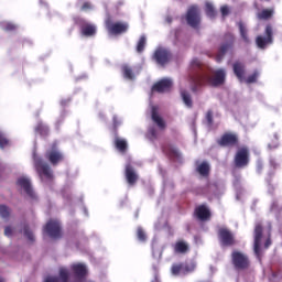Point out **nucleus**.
Here are the masks:
<instances>
[{"label": "nucleus", "instance_id": "dca6fc26", "mask_svg": "<svg viewBox=\"0 0 282 282\" xmlns=\"http://www.w3.org/2000/svg\"><path fill=\"white\" fill-rule=\"evenodd\" d=\"M171 87H173V80L163 78L153 85L152 90L158 91V94H164L171 91Z\"/></svg>", "mask_w": 282, "mask_h": 282}, {"label": "nucleus", "instance_id": "2f4dec72", "mask_svg": "<svg viewBox=\"0 0 282 282\" xmlns=\"http://www.w3.org/2000/svg\"><path fill=\"white\" fill-rule=\"evenodd\" d=\"M123 78H127L128 80H133L134 75H133V69L129 65H123L121 67Z\"/></svg>", "mask_w": 282, "mask_h": 282}, {"label": "nucleus", "instance_id": "49530a36", "mask_svg": "<svg viewBox=\"0 0 282 282\" xmlns=\"http://www.w3.org/2000/svg\"><path fill=\"white\" fill-rule=\"evenodd\" d=\"M205 118H206L207 124L209 127H213V123H214V121H213V110H208Z\"/></svg>", "mask_w": 282, "mask_h": 282}, {"label": "nucleus", "instance_id": "58836bf2", "mask_svg": "<svg viewBox=\"0 0 282 282\" xmlns=\"http://www.w3.org/2000/svg\"><path fill=\"white\" fill-rule=\"evenodd\" d=\"M23 235L24 237H26V239H29L30 241H34V232H32L30 230V226L29 225H24L23 227Z\"/></svg>", "mask_w": 282, "mask_h": 282}, {"label": "nucleus", "instance_id": "5701e85b", "mask_svg": "<svg viewBox=\"0 0 282 282\" xmlns=\"http://www.w3.org/2000/svg\"><path fill=\"white\" fill-rule=\"evenodd\" d=\"M72 270L76 276V279H85V276H87V267H85V264H73L72 265Z\"/></svg>", "mask_w": 282, "mask_h": 282}, {"label": "nucleus", "instance_id": "f03ea898", "mask_svg": "<svg viewBox=\"0 0 282 282\" xmlns=\"http://www.w3.org/2000/svg\"><path fill=\"white\" fill-rule=\"evenodd\" d=\"M235 47V35L232 33H226L224 35V41L218 47V53L215 56L217 63H221L224 61V56L228 54V52H232Z\"/></svg>", "mask_w": 282, "mask_h": 282}, {"label": "nucleus", "instance_id": "8fccbe9b", "mask_svg": "<svg viewBox=\"0 0 282 282\" xmlns=\"http://www.w3.org/2000/svg\"><path fill=\"white\" fill-rule=\"evenodd\" d=\"M4 235H6V237H12V227L7 226L4 228Z\"/></svg>", "mask_w": 282, "mask_h": 282}, {"label": "nucleus", "instance_id": "13d9d810", "mask_svg": "<svg viewBox=\"0 0 282 282\" xmlns=\"http://www.w3.org/2000/svg\"><path fill=\"white\" fill-rule=\"evenodd\" d=\"M169 23H171V19H167Z\"/></svg>", "mask_w": 282, "mask_h": 282}, {"label": "nucleus", "instance_id": "6e6d98bb", "mask_svg": "<svg viewBox=\"0 0 282 282\" xmlns=\"http://www.w3.org/2000/svg\"><path fill=\"white\" fill-rule=\"evenodd\" d=\"M271 164L273 165V169H276V163H274V161H271Z\"/></svg>", "mask_w": 282, "mask_h": 282}, {"label": "nucleus", "instance_id": "2eb2a0df", "mask_svg": "<svg viewBox=\"0 0 282 282\" xmlns=\"http://www.w3.org/2000/svg\"><path fill=\"white\" fill-rule=\"evenodd\" d=\"M186 21L191 28H197V25H199V9L196 6H193L187 10Z\"/></svg>", "mask_w": 282, "mask_h": 282}, {"label": "nucleus", "instance_id": "4d7b16f0", "mask_svg": "<svg viewBox=\"0 0 282 282\" xmlns=\"http://www.w3.org/2000/svg\"><path fill=\"white\" fill-rule=\"evenodd\" d=\"M0 282H6V280L3 278H0Z\"/></svg>", "mask_w": 282, "mask_h": 282}, {"label": "nucleus", "instance_id": "a211bd4d", "mask_svg": "<svg viewBox=\"0 0 282 282\" xmlns=\"http://www.w3.org/2000/svg\"><path fill=\"white\" fill-rule=\"evenodd\" d=\"M80 23L82 36H96V25L87 23L85 20H80Z\"/></svg>", "mask_w": 282, "mask_h": 282}, {"label": "nucleus", "instance_id": "7c9ffc66", "mask_svg": "<svg viewBox=\"0 0 282 282\" xmlns=\"http://www.w3.org/2000/svg\"><path fill=\"white\" fill-rule=\"evenodd\" d=\"M274 178V172H269L265 182L268 184V193H270V195H274V184H272V180Z\"/></svg>", "mask_w": 282, "mask_h": 282}, {"label": "nucleus", "instance_id": "72a5a7b5", "mask_svg": "<svg viewBox=\"0 0 282 282\" xmlns=\"http://www.w3.org/2000/svg\"><path fill=\"white\" fill-rule=\"evenodd\" d=\"M195 268H197V264L195 263V261L183 263L184 274L195 272Z\"/></svg>", "mask_w": 282, "mask_h": 282}, {"label": "nucleus", "instance_id": "bb28decb", "mask_svg": "<svg viewBox=\"0 0 282 282\" xmlns=\"http://www.w3.org/2000/svg\"><path fill=\"white\" fill-rule=\"evenodd\" d=\"M238 28L242 41H245V43H250V37H248V29L246 28V24L242 21H240L238 22Z\"/></svg>", "mask_w": 282, "mask_h": 282}, {"label": "nucleus", "instance_id": "e433bc0d", "mask_svg": "<svg viewBox=\"0 0 282 282\" xmlns=\"http://www.w3.org/2000/svg\"><path fill=\"white\" fill-rule=\"evenodd\" d=\"M59 279L62 282H69V271L65 268L59 269Z\"/></svg>", "mask_w": 282, "mask_h": 282}, {"label": "nucleus", "instance_id": "423d86ee", "mask_svg": "<svg viewBox=\"0 0 282 282\" xmlns=\"http://www.w3.org/2000/svg\"><path fill=\"white\" fill-rule=\"evenodd\" d=\"M34 167L42 181L54 180V174H52V167H50L47 163L42 161L41 158L34 159Z\"/></svg>", "mask_w": 282, "mask_h": 282}, {"label": "nucleus", "instance_id": "393cba45", "mask_svg": "<svg viewBox=\"0 0 282 282\" xmlns=\"http://www.w3.org/2000/svg\"><path fill=\"white\" fill-rule=\"evenodd\" d=\"M174 251L177 254H186L188 252V243H186L184 240H180L174 245Z\"/></svg>", "mask_w": 282, "mask_h": 282}, {"label": "nucleus", "instance_id": "79ce46f5", "mask_svg": "<svg viewBox=\"0 0 282 282\" xmlns=\"http://www.w3.org/2000/svg\"><path fill=\"white\" fill-rule=\"evenodd\" d=\"M137 237L139 241H142V242L147 241V232H144V229H142V227H138Z\"/></svg>", "mask_w": 282, "mask_h": 282}, {"label": "nucleus", "instance_id": "5fc2aeb1", "mask_svg": "<svg viewBox=\"0 0 282 282\" xmlns=\"http://www.w3.org/2000/svg\"><path fill=\"white\" fill-rule=\"evenodd\" d=\"M257 171H258V173H261V171H263V165L258 164V166H257Z\"/></svg>", "mask_w": 282, "mask_h": 282}, {"label": "nucleus", "instance_id": "473e14b6", "mask_svg": "<svg viewBox=\"0 0 282 282\" xmlns=\"http://www.w3.org/2000/svg\"><path fill=\"white\" fill-rule=\"evenodd\" d=\"M205 12L209 19H215L217 17V11H215V7L210 2L206 3Z\"/></svg>", "mask_w": 282, "mask_h": 282}, {"label": "nucleus", "instance_id": "c756f323", "mask_svg": "<svg viewBox=\"0 0 282 282\" xmlns=\"http://www.w3.org/2000/svg\"><path fill=\"white\" fill-rule=\"evenodd\" d=\"M274 14V10L272 9H263L261 12L258 13V19L261 21H268V19H272Z\"/></svg>", "mask_w": 282, "mask_h": 282}, {"label": "nucleus", "instance_id": "de8ad7c7", "mask_svg": "<svg viewBox=\"0 0 282 282\" xmlns=\"http://www.w3.org/2000/svg\"><path fill=\"white\" fill-rule=\"evenodd\" d=\"M270 246H272V234L269 231L268 232V238L264 242V248L265 250H268V248H270Z\"/></svg>", "mask_w": 282, "mask_h": 282}, {"label": "nucleus", "instance_id": "c03bdc74", "mask_svg": "<svg viewBox=\"0 0 282 282\" xmlns=\"http://www.w3.org/2000/svg\"><path fill=\"white\" fill-rule=\"evenodd\" d=\"M10 141L3 135V133L0 132V149H6L8 147Z\"/></svg>", "mask_w": 282, "mask_h": 282}, {"label": "nucleus", "instance_id": "412c9836", "mask_svg": "<svg viewBox=\"0 0 282 282\" xmlns=\"http://www.w3.org/2000/svg\"><path fill=\"white\" fill-rule=\"evenodd\" d=\"M162 151L165 155H167V158H171L172 160L180 158V151L169 142L162 144Z\"/></svg>", "mask_w": 282, "mask_h": 282}, {"label": "nucleus", "instance_id": "a878e982", "mask_svg": "<svg viewBox=\"0 0 282 282\" xmlns=\"http://www.w3.org/2000/svg\"><path fill=\"white\" fill-rule=\"evenodd\" d=\"M196 171L202 177H208L210 175V165L207 162H203L197 166Z\"/></svg>", "mask_w": 282, "mask_h": 282}, {"label": "nucleus", "instance_id": "3c124183", "mask_svg": "<svg viewBox=\"0 0 282 282\" xmlns=\"http://www.w3.org/2000/svg\"><path fill=\"white\" fill-rule=\"evenodd\" d=\"M271 210L274 212V210H279V202L276 200H273L272 204H271Z\"/></svg>", "mask_w": 282, "mask_h": 282}, {"label": "nucleus", "instance_id": "c9c22d12", "mask_svg": "<svg viewBox=\"0 0 282 282\" xmlns=\"http://www.w3.org/2000/svg\"><path fill=\"white\" fill-rule=\"evenodd\" d=\"M171 270H172V274H174V276L184 274V263L173 264Z\"/></svg>", "mask_w": 282, "mask_h": 282}, {"label": "nucleus", "instance_id": "b1692460", "mask_svg": "<svg viewBox=\"0 0 282 282\" xmlns=\"http://www.w3.org/2000/svg\"><path fill=\"white\" fill-rule=\"evenodd\" d=\"M180 95L185 107H187V109H193V97L191 96V93L184 88H181Z\"/></svg>", "mask_w": 282, "mask_h": 282}, {"label": "nucleus", "instance_id": "cd10ccee", "mask_svg": "<svg viewBox=\"0 0 282 282\" xmlns=\"http://www.w3.org/2000/svg\"><path fill=\"white\" fill-rule=\"evenodd\" d=\"M115 147L118 151H120V153H127V148H128L127 140L116 138L115 139Z\"/></svg>", "mask_w": 282, "mask_h": 282}, {"label": "nucleus", "instance_id": "ddd939ff", "mask_svg": "<svg viewBox=\"0 0 282 282\" xmlns=\"http://www.w3.org/2000/svg\"><path fill=\"white\" fill-rule=\"evenodd\" d=\"M171 51L162 47L156 48L153 54L155 63H158V65H161V67H164V65H167V63L171 62Z\"/></svg>", "mask_w": 282, "mask_h": 282}, {"label": "nucleus", "instance_id": "f3484780", "mask_svg": "<svg viewBox=\"0 0 282 282\" xmlns=\"http://www.w3.org/2000/svg\"><path fill=\"white\" fill-rule=\"evenodd\" d=\"M194 215L199 219V221H208V219L212 217L210 209H208L206 205H199L196 207Z\"/></svg>", "mask_w": 282, "mask_h": 282}, {"label": "nucleus", "instance_id": "c85d7f7f", "mask_svg": "<svg viewBox=\"0 0 282 282\" xmlns=\"http://www.w3.org/2000/svg\"><path fill=\"white\" fill-rule=\"evenodd\" d=\"M35 133H40L43 137H47L50 135V127L40 121L35 127Z\"/></svg>", "mask_w": 282, "mask_h": 282}, {"label": "nucleus", "instance_id": "6e6552de", "mask_svg": "<svg viewBox=\"0 0 282 282\" xmlns=\"http://www.w3.org/2000/svg\"><path fill=\"white\" fill-rule=\"evenodd\" d=\"M218 239L220 241V246L225 248L237 246V239L235 238V234H232V231H230V229L228 228H220L218 230Z\"/></svg>", "mask_w": 282, "mask_h": 282}, {"label": "nucleus", "instance_id": "a19ab883", "mask_svg": "<svg viewBox=\"0 0 282 282\" xmlns=\"http://www.w3.org/2000/svg\"><path fill=\"white\" fill-rule=\"evenodd\" d=\"M268 149H279V134H273L271 143L268 144Z\"/></svg>", "mask_w": 282, "mask_h": 282}, {"label": "nucleus", "instance_id": "1a4fd4ad", "mask_svg": "<svg viewBox=\"0 0 282 282\" xmlns=\"http://www.w3.org/2000/svg\"><path fill=\"white\" fill-rule=\"evenodd\" d=\"M264 34H265V37L263 35H258L256 39V45L260 50H265L268 45H272V43L274 42V39L272 37L273 36L272 24H268L265 26Z\"/></svg>", "mask_w": 282, "mask_h": 282}, {"label": "nucleus", "instance_id": "ea45409f", "mask_svg": "<svg viewBox=\"0 0 282 282\" xmlns=\"http://www.w3.org/2000/svg\"><path fill=\"white\" fill-rule=\"evenodd\" d=\"M2 30L4 32H14L17 30V24L12 22H6L2 24Z\"/></svg>", "mask_w": 282, "mask_h": 282}, {"label": "nucleus", "instance_id": "864d4df0", "mask_svg": "<svg viewBox=\"0 0 282 282\" xmlns=\"http://www.w3.org/2000/svg\"><path fill=\"white\" fill-rule=\"evenodd\" d=\"M150 134L152 135V138H158V132L155 131V129H151Z\"/></svg>", "mask_w": 282, "mask_h": 282}, {"label": "nucleus", "instance_id": "603ef678", "mask_svg": "<svg viewBox=\"0 0 282 282\" xmlns=\"http://www.w3.org/2000/svg\"><path fill=\"white\" fill-rule=\"evenodd\" d=\"M44 282H58V278L57 276H47Z\"/></svg>", "mask_w": 282, "mask_h": 282}, {"label": "nucleus", "instance_id": "4468645a", "mask_svg": "<svg viewBox=\"0 0 282 282\" xmlns=\"http://www.w3.org/2000/svg\"><path fill=\"white\" fill-rule=\"evenodd\" d=\"M124 177H126V182L129 184V186H135V184H138V180H140L138 172H135V167H133V165H131V163L126 164Z\"/></svg>", "mask_w": 282, "mask_h": 282}, {"label": "nucleus", "instance_id": "39448f33", "mask_svg": "<svg viewBox=\"0 0 282 282\" xmlns=\"http://www.w3.org/2000/svg\"><path fill=\"white\" fill-rule=\"evenodd\" d=\"M236 169H246L250 164V149L248 147L239 148L234 158Z\"/></svg>", "mask_w": 282, "mask_h": 282}, {"label": "nucleus", "instance_id": "a18cd8bd", "mask_svg": "<svg viewBox=\"0 0 282 282\" xmlns=\"http://www.w3.org/2000/svg\"><path fill=\"white\" fill-rule=\"evenodd\" d=\"M94 7L91 6V2L86 1L83 3L80 10L82 12H89V10H91Z\"/></svg>", "mask_w": 282, "mask_h": 282}, {"label": "nucleus", "instance_id": "6ab92c4d", "mask_svg": "<svg viewBox=\"0 0 282 282\" xmlns=\"http://www.w3.org/2000/svg\"><path fill=\"white\" fill-rule=\"evenodd\" d=\"M232 69L236 78H238V80L240 82L243 80L246 76V64L240 61H237L234 63Z\"/></svg>", "mask_w": 282, "mask_h": 282}, {"label": "nucleus", "instance_id": "20e7f679", "mask_svg": "<svg viewBox=\"0 0 282 282\" xmlns=\"http://www.w3.org/2000/svg\"><path fill=\"white\" fill-rule=\"evenodd\" d=\"M231 262L235 270H249L250 269V258L248 254L240 251L231 252Z\"/></svg>", "mask_w": 282, "mask_h": 282}, {"label": "nucleus", "instance_id": "7ed1b4c3", "mask_svg": "<svg viewBox=\"0 0 282 282\" xmlns=\"http://www.w3.org/2000/svg\"><path fill=\"white\" fill-rule=\"evenodd\" d=\"M45 159L52 164V166H58L61 162L65 160V154L61 152L57 143L51 144V148L45 152Z\"/></svg>", "mask_w": 282, "mask_h": 282}, {"label": "nucleus", "instance_id": "aec40b11", "mask_svg": "<svg viewBox=\"0 0 282 282\" xmlns=\"http://www.w3.org/2000/svg\"><path fill=\"white\" fill-rule=\"evenodd\" d=\"M151 118L159 129H166V122L158 112V106H152Z\"/></svg>", "mask_w": 282, "mask_h": 282}, {"label": "nucleus", "instance_id": "37998d69", "mask_svg": "<svg viewBox=\"0 0 282 282\" xmlns=\"http://www.w3.org/2000/svg\"><path fill=\"white\" fill-rule=\"evenodd\" d=\"M257 78H259V72H254L246 78L247 85H252V83H257Z\"/></svg>", "mask_w": 282, "mask_h": 282}, {"label": "nucleus", "instance_id": "0eeeda50", "mask_svg": "<svg viewBox=\"0 0 282 282\" xmlns=\"http://www.w3.org/2000/svg\"><path fill=\"white\" fill-rule=\"evenodd\" d=\"M105 23L107 31L112 34V36H118L129 31V23L127 22H113L111 18H108Z\"/></svg>", "mask_w": 282, "mask_h": 282}, {"label": "nucleus", "instance_id": "9d476101", "mask_svg": "<svg viewBox=\"0 0 282 282\" xmlns=\"http://www.w3.org/2000/svg\"><path fill=\"white\" fill-rule=\"evenodd\" d=\"M218 147L232 149V147H239V135L232 132H225L218 140Z\"/></svg>", "mask_w": 282, "mask_h": 282}, {"label": "nucleus", "instance_id": "f257e3e1", "mask_svg": "<svg viewBox=\"0 0 282 282\" xmlns=\"http://www.w3.org/2000/svg\"><path fill=\"white\" fill-rule=\"evenodd\" d=\"M192 73L189 75L188 82L191 83V90L193 94H197V90L204 85H209V87H221L226 83V70L224 68L217 69L213 76L208 75L204 70V64L199 58H194L191 62Z\"/></svg>", "mask_w": 282, "mask_h": 282}, {"label": "nucleus", "instance_id": "4c0bfd02", "mask_svg": "<svg viewBox=\"0 0 282 282\" xmlns=\"http://www.w3.org/2000/svg\"><path fill=\"white\" fill-rule=\"evenodd\" d=\"M0 217H2V219H8V217H10V207L0 205Z\"/></svg>", "mask_w": 282, "mask_h": 282}, {"label": "nucleus", "instance_id": "f8f14e48", "mask_svg": "<svg viewBox=\"0 0 282 282\" xmlns=\"http://www.w3.org/2000/svg\"><path fill=\"white\" fill-rule=\"evenodd\" d=\"M261 239H263V224L256 223L253 229V250L257 257L261 254Z\"/></svg>", "mask_w": 282, "mask_h": 282}, {"label": "nucleus", "instance_id": "9b49d317", "mask_svg": "<svg viewBox=\"0 0 282 282\" xmlns=\"http://www.w3.org/2000/svg\"><path fill=\"white\" fill-rule=\"evenodd\" d=\"M44 232L51 237V239H61L63 231L61 229V223L58 220L51 219L44 226Z\"/></svg>", "mask_w": 282, "mask_h": 282}, {"label": "nucleus", "instance_id": "09e8293b", "mask_svg": "<svg viewBox=\"0 0 282 282\" xmlns=\"http://www.w3.org/2000/svg\"><path fill=\"white\" fill-rule=\"evenodd\" d=\"M220 12L223 17H228V14H230V9L228 8V6H223L220 8Z\"/></svg>", "mask_w": 282, "mask_h": 282}, {"label": "nucleus", "instance_id": "4be33fe9", "mask_svg": "<svg viewBox=\"0 0 282 282\" xmlns=\"http://www.w3.org/2000/svg\"><path fill=\"white\" fill-rule=\"evenodd\" d=\"M17 184L20 188H23L24 193H26L29 197H34V191L32 189V183H30V180L21 177L18 180Z\"/></svg>", "mask_w": 282, "mask_h": 282}, {"label": "nucleus", "instance_id": "f704fd0d", "mask_svg": "<svg viewBox=\"0 0 282 282\" xmlns=\"http://www.w3.org/2000/svg\"><path fill=\"white\" fill-rule=\"evenodd\" d=\"M144 47H147V37L142 35L137 44L138 54H142V52H144Z\"/></svg>", "mask_w": 282, "mask_h": 282}]
</instances>
